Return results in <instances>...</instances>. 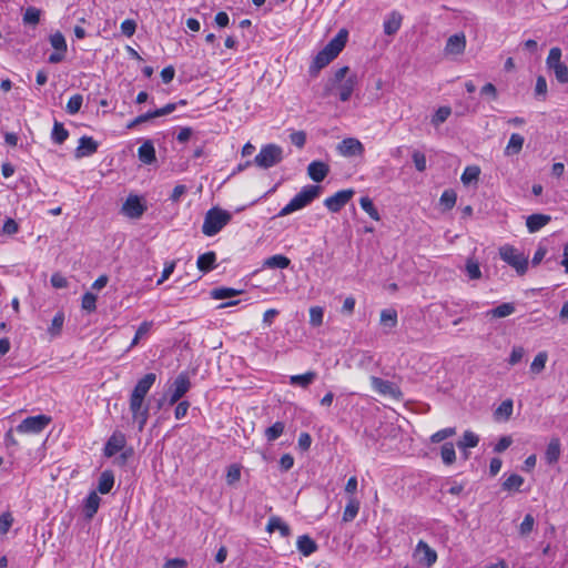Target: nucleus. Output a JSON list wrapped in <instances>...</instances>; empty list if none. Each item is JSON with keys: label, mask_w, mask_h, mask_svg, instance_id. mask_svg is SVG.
I'll return each mask as SVG.
<instances>
[{"label": "nucleus", "mask_w": 568, "mask_h": 568, "mask_svg": "<svg viewBox=\"0 0 568 568\" xmlns=\"http://www.w3.org/2000/svg\"><path fill=\"white\" fill-rule=\"evenodd\" d=\"M347 31L342 29L338 33L315 55L310 68L311 73H317L329 64L344 49L347 41Z\"/></svg>", "instance_id": "f257e3e1"}, {"label": "nucleus", "mask_w": 568, "mask_h": 568, "mask_svg": "<svg viewBox=\"0 0 568 568\" xmlns=\"http://www.w3.org/2000/svg\"><path fill=\"white\" fill-rule=\"evenodd\" d=\"M322 187L320 185H306L300 193H297L277 214L283 217L292 214L295 211L302 210L311 204L321 194Z\"/></svg>", "instance_id": "f03ea898"}, {"label": "nucleus", "mask_w": 568, "mask_h": 568, "mask_svg": "<svg viewBox=\"0 0 568 568\" xmlns=\"http://www.w3.org/2000/svg\"><path fill=\"white\" fill-rule=\"evenodd\" d=\"M232 220V214L220 207L210 209L204 216L202 232L206 236L216 235Z\"/></svg>", "instance_id": "7ed1b4c3"}, {"label": "nucleus", "mask_w": 568, "mask_h": 568, "mask_svg": "<svg viewBox=\"0 0 568 568\" xmlns=\"http://www.w3.org/2000/svg\"><path fill=\"white\" fill-rule=\"evenodd\" d=\"M283 160V149L277 144H266L262 146L255 155L253 164L261 169H270Z\"/></svg>", "instance_id": "20e7f679"}, {"label": "nucleus", "mask_w": 568, "mask_h": 568, "mask_svg": "<svg viewBox=\"0 0 568 568\" xmlns=\"http://www.w3.org/2000/svg\"><path fill=\"white\" fill-rule=\"evenodd\" d=\"M500 258L508 265L513 266L518 274H525L528 266L527 258L518 253L511 245H504L499 248Z\"/></svg>", "instance_id": "39448f33"}, {"label": "nucleus", "mask_w": 568, "mask_h": 568, "mask_svg": "<svg viewBox=\"0 0 568 568\" xmlns=\"http://www.w3.org/2000/svg\"><path fill=\"white\" fill-rule=\"evenodd\" d=\"M51 423V417L37 415L24 418L16 428L20 434H40Z\"/></svg>", "instance_id": "423d86ee"}, {"label": "nucleus", "mask_w": 568, "mask_h": 568, "mask_svg": "<svg viewBox=\"0 0 568 568\" xmlns=\"http://www.w3.org/2000/svg\"><path fill=\"white\" fill-rule=\"evenodd\" d=\"M191 382L185 373L179 374L170 386L169 405L176 404L190 389Z\"/></svg>", "instance_id": "0eeeda50"}, {"label": "nucleus", "mask_w": 568, "mask_h": 568, "mask_svg": "<svg viewBox=\"0 0 568 568\" xmlns=\"http://www.w3.org/2000/svg\"><path fill=\"white\" fill-rule=\"evenodd\" d=\"M142 397L130 396V410L132 413L133 420L139 424V430H143L149 418V407L144 405Z\"/></svg>", "instance_id": "6e6552de"}, {"label": "nucleus", "mask_w": 568, "mask_h": 568, "mask_svg": "<svg viewBox=\"0 0 568 568\" xmlns=\"http://www.w3.org/2000/svg\"><path fill=\"white\" fill-rule=\"evenodd\" d=\"M354 194L355 191L353 189L341 190L334 195L326 197L324 200V205L328 211L337 213L351 201Z\"/></svg>", "instance_id": "1a4fd4ad"}, {"label": "nucleus", "mask_w": 568, "mask_h": 568, "mask_svg": "<svg viewBox=\"0 0 568 568\" xmlns=\"http://www.w3.org/2000/svg\"><path fill=\"white\" fill-rule=\"evenodd\" d=\"M369 382L373 390L379 395L389 396L396 399L402 395L400 389L393 382L383 379L377 376H371Z\"/></svg>", "instance_id": "9d476101"}, {"label": "nucleus", "mask_w": 568, "mask_h": 568, "mask_svg": "<svg viewBox=\"0 0 568 568\" xmlns=\"http://www.w3.org/2000/svg\"><path fill=\"white\" fill-rule=\"evenodd\" d=\"M467 44L466 36L464 32H458L450 36L444 48V54L446 57L456 58L465 52Z\"/></svg>", "instance_id": "9b49d317"}, {"label": "nucleus", "mask_w": 568, "mask_h": 568, "mask_svg": "<svg viewBox=\"0 0 568 568\" xmlns=\"http://www.w3.org/2000/svg\"><path fill=\"white\" fill-rule=\"evenodd\" d=\"M414 558L420 565L429 568L436 562L437 554L427 542L419 540L414 550Z\"/></svg>", "instance_id": "f8f14e48"}, {"label": "nucleus", "mask_w": 568, "mask_h": 568, "mask_svg": "<svg viewBox=\"0 0 568 568\" xmlns=\"http://www.w3.org/2000/svg\"><path fill=\"white\" fill-rule=\"evenodd\" d=\"M336 149L337 152L345 158L361 156L365 150L363 143L355 138H346L342 140L337 144Z\"/></svg>", "instance_id": "ddd939ff"}, {"label": "nucleus", "mask_w": 568, "mask_h": 568, "mask_svg": "<svg viewBox=\"0 0 568 568\" xmlns=\"http://www.w3.org/2000/svg\"><path fill=\"white\" fill-rule=\"evenodd\" d=\"M146 210L138 195H129L122 205V212L130 219H139Z\"/></svg>", "instance_id": "4468645a"}, {"label": "nucleus", "mask_w": 568, "mask_h": 568, "mask_svg": "<svg viewBox=\"0 0 568 568\" xmlns=\"http://www.w3.org/2000/svg\"><path fill=\"white\" fill-rule=\"evenodd\" d=\"M126 444L125 435L119 430H115L104 445V456L113 457L116 453L121 452Z\"/></svg>", "instance_id": "2eb2a0df"}, {"label": "nucleus", "mask_w": 568, "mask_h": 568, "mask_svg": "<svg viewBox=\"0 0 568 568\" xmlns=\"http://www.w3.org/2000/svg\"><path fill=\"white\" fill-rule=\"evenodd\" d=\"M98 146L99 144L95 140H93V138L87 135L81 136L74 155L77 159L90 156L97 152Z\"/></svg>", "instance_id": "dca6fc26"}, {"label": "nucleus", "mask_w": 568, "mask_h": 568, "mask_svg": "<svg viewBox=\"0 0 568 568\" xmlns=\"http://www.w3.org/2000/svg\"><path fill=\"white\" fill-rule=\"evenodd\" d=\"M155 381L156 375L154 373L145 374L141 379L138 381L131 395L145 398L146 394L149 393Z\"/></svg>", "instance_id": "f3484780"}, {"label": "nucleus", "mask_w": 568, "mask_h": 568, "mask_svg": "<svg viewBox=\"0 0 568 568\" xmlns=\"http://www.w3.org/2000/svg\"><path fill=\"white\" fill-rule=\"evenodd\" d=\"M329 166L322 161H313L307 166V174L314 182H322L328 174Z\"/></svg>", "instance_id": "a211bd4d"}, {"label": "nucleus", "mask_w": 568, "mask_h": 568, "mask_svg": "<svg viewBox=\"0 0 568 568\" xmlns=\"http://www.w3.org/2000/svg\"><path fill=\"white\" fill-rule=\"evenodd\" d=\"M551 221V216L547 214H531L526 220V226L529 233H536Z\"/></svg>", "instance_id": "6ab92c4d"}, {"label": "nucleus", "mask_w": 568, "mask_h": 568, "mask_svg": "<svg viewBox=\"0 0 568 568\" xmlns=\"http://www.w3.org/2000/svg\"><path fill=\"white\" fill-rule=\"evenodd\" d=\"M516 311L514 303H503L485 313V317L489 320L504 318L510 316Z\"/></svg>", "instance_id": "aec40b11"}, {"label": "nucleus", "mask_w": 568, "mask_h": 568, "mask_svg": "<svg viewBox=\"0 0 568 568\" xmlns=\"http://www.w3.org/2000/svg\"><path fill=\"white\" fill-rule=\"evenodd\" d=\"M403 16L397 12H390L384 20V33L387 36H394L400 28Z\"/></svg>", "instance_id": "412c9836"}, {"label": "nucleus", "mask_w": 568, "mask_h": 568, "mask_svg": "<svg viewBox=\"0 0 568 568\" xmlns=\"http://www.w3.org/2000/svg\"><path fill=\"white\" fill-rule=\"evenodd\" d=\"M139 160L144 164H152L156 161L155 149L151 140L144 141L138 149Z\"/></svg>", "instance_id": "4be33fe9"}, {"label": "nucleus", "mask_w": 568, "mask_h": 568, "mask_svg": "<svg viewBox=\"0 0 568 568\" xmlns=\"http://www.w3.org/2000/svg\"><path fill=\"white\" fill-rule=\"evenodd\" d=\"M216 254L213 251L201 254L197 257L196 265L202 273H207L216 267Z\"/></svg>", "instance_id": "5701e85b"}, {"label": "nucleus", "mask_w": 568, "mask_h": 568, "mask_svg": "<svg viewBox=\"0 0 568 568\" xmlns=\"http://www.w3.org/2000/svg\"><path fill=\"white\" fill-rule=\"evenodd\" d=\"M381 325L384 327L385 333H388L397 325L398 315L394 308H384L381 312Z\"/></svg>", "instance_id": "b1692460"}, {"label": "nucleus", "mask_w": 568, "mask_h": 568, "mask_svg": "<svg viewBox=\"0 0 568 568\" xmlns=\"http://www.w3.org/2000/svg\"><path fill=\"white\" fill-rule=\"evenodd\" d=\"M356 81V75H351L339 83L337 90L341 101L346 102L351 99Z\"/></svg>", "instance_id": "393cba45"}, {"label": "nucleus", "mask_w": 568, "mask_h": 568, "mask_svg": "<svg viewBox=\"0 0 568 568\" xmlns=\"http://www.w3.org/2000/svg\"><path fill=\"white\" fill-rule=\"evenodd\" d=\"M298 551L308 557L317 550V544L307 535L300 536L296 542Z\"/></svg>", "instance_id": "a878e982"}, {"label": "nucleus", "mask_w": 568, "mask_h": 568, "mask_svg": "<svg viewBox=\"0 0 568 568\" xmlns=\"http://www.w3.org/2000/svg\"><path fill=\"white\" fill-rule=\"evenodd\" d=\"M101 498L97 494V491H91L84 503V515L87 518L91 519L98 511L100 506Z\"/></svg>", "instance_id": "bb28decb"}, {"label": "nucleus", "mask_w": 568, "mask_h": 568, "mask_svg": "<svg viewBox=\"0 0 568 568\" xmlns=\"http://www.w3.org/2000/svg\"><path fill=\"white\" fill-rule=\"evenodd\" d=\"M114 485V474L112 470H104L99 477L98 491L109 494Z\"/></svg>", "instance_id": "cd10ccee"}, {"label": "nucleus", "mask_w": 568, "mask_h": 568, "mask_svg": "<svg viewBox=\"0 0 568 568\" xmlns=\"http://www.w3.org/2000/svg\"><path fill=\"white\" fill-rule=\"evenodd\" d=\"M317 377V374L313 371L306 372L301 375H292L290 377V384L294 386H300L302 388H307Z\"/></svg>", "instance_id": "c85d7f7f"}, {"label": "nucleus", "mask_w": 568, "mask_h": 568, "mask_svg": "<svg viewBox=\"0 0 568 568\" xmlns=\"http://www.w3.org/2000/svg\"><path fill=\"white\" fill-rule=\"evenodd\" d=\"M266 530L273 532L278 530L282 537H287L291 534L290 526L285 524L280 517L272 516L266 525Z\"/></svg>", "instance_id": "c756f323"}, {"label": "nucleus", "mask_w": 568, "mask_h": 568, "mask_svg": "<svg viewBox=\"0 0 568 568\" xmlns=\"http://www.w3.org/2000/svg\"><path fill=\"white\" fill-rule=\"evenodd\" d=\"M559 457H560V442L558 438H552V439H550V442L547 446L546 453H545L546 462L549 465H552L558 462Z\"/></svg>", "instance_id": "7c9ffc66"}, {"label": "nucleus", "mask_w": 568, "mask_h": 568, "mask_svg": "<svg viewBox=\"0 0 568 568\" xmlns=\"http://www.w3.org/2000/svg\"><path fill=\"white\" fill-rule=\"evenodd\" d=\"M359 510V500L355 497H349L343 513V521L348 523L355 519Z\"/></svg>", "instance_id": "2f4dec72"}, {"label": "nucleus", "mask_w": 568, "mask_h": 568, "mask_svg": "<svg viewBox=\"0 0 568 568\" xmlns=\"http://www.w3.org/2000/svg\"><path fill=\"white\" fill-rule=\"evenodd\" d=\"M290 264V258L281 254L273 255L264 262V266L270 268H286Z\"/></svg>", "instance_id": "473e14b6"}, {"label": "nucleus", "mask_w": 568, "mask_h": 568, "mask_svg": "<svg viewBox=\"0 0 568 568\" xmlns=\"http://www.w3.org/2000/svg\"><path fill=\"white\" fill-rule=\"evenodd\" d=\"M69 136L68 130L61 122L54 121L51 139L57 144H62Z\"/></svg>", "instance_id": "72a5a7b5"}, {"label": "nucleus", "mask_w": 568, "mask_h": 568, "mask_svg": "<svg viewBox=\"0 0 568 568\" xmlns=\"http://www.w3.org/2000/svg\"><path fill=\"white\" fill-rule=\"evenodd\" d=\"M41 10L36 7H28L23 13L22 21L24 24L37 26L40 22Z\"/></svg>", "instance_id": "f704fd0d"}, {"label": "nucleus", "mask_w": 568, "mask_h": 568, "mask_svg": "<svg viewBox=\"0 0 568 568\" xmlns=\"http://www.w3.org/2000/svg\"><path fill=\"white\" fill-rule=\"evenodd\" d=\"M524 481L520 475L513 474L503 483L501 487L506 491H518Z\"/></svg>", "instance_id": "c9c22d12"}, {"label": "nucleus", "mask_w": 568, "mask_h": 568, "mask_svg": "<svg viewBox=\"0 0 568 568\" xmlns=\"http://www.w3.org/2000/svg\"><path fill=\"white\" fill-rule=\"evenodd\" d=\"M440 457L445 465H452L456 460V453L453 443L448 442L442 446Z\"/></svg>", "instance_id": "e433bc0d"}, {"label": "nucleus", "mask_w": 568, "mask_h": 568, "mask_svg": "<svg viewBox=\"0 0 568 568\" xmlns=\"http://www.w3.org/2000/svg\"><path fill=\"white\" fill-rule=\"evenodd\" d=\"M478 442L479 437L475 433L466 430L460 440L458 442L457 446L462 449L473 448L478 445Z\"/></svg>", "instance_id": "4c0bfd02"}, {"label": "nucleus", "mask_w": 568, "mask_h": 568, "mask_svg": "<svg viewBox=\"0 0 568 568\" xmlns=\"http://www.w3.org/2000/svg\"><path fill=\"white\" fill-rule=\"evenodd\" d=\"M524 138L518 134V133H513L510 135V139L508 141V144H507V148H506V152L508 154H517L520 152V150L523 149V144H524Z\"/></svg>", "instance_id": "58836bf2"}, {"label": "nucleus", "mask_w": 568, "mask_h": 568, "mask_svg": "<svg viewBox=\"0 0 568 568\" xmlns=\"http://www.w3.org/2000/svg\"><path fill=\"white\" fill-rule=\"evenodd\" d=\"M359 205L373 220H381L377 209L375 207L373 201L368 196H362L359 199Z\"/></svg>", "instance_id": "ea45409f"}, {"label": "nucleus", "mask_w": 568, "mask_h": 568, "mask_svg": "<svg viewBox=\"0 0 568 568\" xmlns=\"http://www.w3.org/2000/svg\"><path fill=\"white\" fill-rule=\"evenodd\" d=\"M548 359V354L546 352H539L532 363L530 364V372L532 374H539L545 369L546 363Z\"/></svg>", "instance_id": "a19ab883"}, {"label": "nucleus", "mask_w": 568, "mask_h": 568, "mask_svg": "<svg viewBox=\"0 0 568 568\" xmlns=\"http://www.w3.org/2000/svg\"><path fill=\"white\" fill-rule=\"evenodd\" d=\"M285 425L283 422H276L265 429V437L268 442H274L282 436Z\"/></svg>", "instance_id": "79ce46f5"}, {"label": "nucleus", "mask_w": 568, "mask_h": 568, "mask_svg": "<svg viewBox=\"0 0 568 568\" xmlns=\"http://www.w3.org/2000/svg\"><path fill=\"white\" fill-rule=\"evenodd\" d=\"M152 326H153L152 322L145 321V322L141 323V325L138 327V329L135 332V335H134V337H133V339H132V342L130 344V348H132L135 345H138L140 339L149 334V332L151 331Z\"/></svg>", "instance_id": "37998d69"}, {"label": "nucleus", "mask_w": 568, "mask_h": 568, "mask_svg": "<svg viewBox=\"0 0 568 568\" xmlns=\"http://www.w3.org/2000/svg\"><path fill=\"white\" fill-rule=\"evenodd\" d=\"M465 271L470 280H479L481 277L479 263L474 258L466 261Z\"/></svg>", "instance_id": "c03bdc74"}, {"label": "nucleus", "mask_w": 568, "mask_h": 568, "mask_svg": "<svg viewBox=\"0 0 568 568\" xmlns=\"http://www.w3.org/2000/svg\"><path fill=\"white\" fill-rule=\"evenodd\" d=\"M83 103V97L81 94H74L72 95L65 106L67 113L73 115L78 113L82 106Z\"/></svg>", "instance_id": "a18cd8bd"}, {"label": "nucleus", "mask_w": 568, "mask_h": 568, "mask_svg": "<svg viewBox=\"0 0 568 568\" xmlns=\"http://www.w3.org/2000/svg\"><path fill=\"white\" fill-rule=\"evenodd\" d=\"M64 323V314L62 312H58L52 318L51 326L48 332L51 336H57L61 333L62 326Z\"/></svg>", "instance_id": "49530a36"}, {"label": "nucleus", "mask_w": 568, "mask_h": 568, "mask_svg": "<svg viewBox=\"0 0 568 568\" xmlns=\"http://www.w3.org/2000/svg\"><path fill=\"white\" fill-rule=\"evenodd\" d=\"M452 114V109L449 106H440L432 118V124L435 126H439L444 123L448 116Z\"/></svg>", "instance_id": "de8ad7c7"}, {"label": "nucleus", "mask_w": 568, "mask_h": 568, "mask_svg": "<svg viewBox=\"0 0 568 568\" xmlns=\"http://www.w3.org/2000/svg\"><path fill=\"white\" fill-rule=\"evenodd\" d=\"M479 174H480V170L478 166H475V165L467 166L464 170L460 179L464 184H469L474 181H477L479 178Z\"/></svg>", "instance_id": "09e8293b"}, {"label": "nucleus", "mask_w": 568, "mask_h": 568, "mask_svg": "<svg viewBox=\"0 0 568 568\" xmlns=\"http://www.w3.org/2000/svg\"><path fill=\"white\" fill-rule=\"evenodd\" d=\"M324 310L321 306H312L310 308V324L314 327L323 324Z\"/></svg>", "instance_id": "8fccbe9b"}, {"label": "nucleus", "mask_w": 568, "mask_h": 568, "mask_svg": "<svg viewBox=\"0 0 568 568\" xmlns=\"http://www.w3.org/2000/svg\"><path fill=\"white\" fill-rule=\"evenodd\" d=\"M239 294H240V291H236L234 288H229V287L214 288L211 292L212 297L215 300H225V298L236 296Z\"/></svg>", "instance_id": "3c124183"}, {"label": "nucleus", "mask_w": 568, "mask_h": 568, "mask_svg": "<svg viewBox=\"0 0 568 568\" xmlns=\"http://www.w3.org/2000/svg\"><path fill=\"white\" fill-rule=\"evenodd\" d=\"M50 43L55 51L67 52V42L64 36L60 31L50 36Z\"/></svg>", "instance_id": "603ef678"}, {"label": "nucleus", "mask_w": 568, "mask_h": 568, "mask_svg": "<svg viewBox=\"0 0 568 568\" xmlns=\"http://www.w3.org/2000/svg\"><path fill=\"white\" fill-rule=\"evenodd\" d=\"M457 195L453 190H445L439 199L445 209L450 210L456 204Z\"/></svg>", "instance_id": "864d4df0"}, {"label": "nucleus", "mask_w": 568, "mask_h": 568, "mask_svg": "<svg viewBox=\"0 0 568 568\" xmlns=\"http://www.w3.org/2000/svg\"><path fill=\"white\" fill-rule=\"evenodd\" d=\"M455 434H456L455 427L443 428V429L436 432L435 434H433L430 437V440H432V443H440V442L445 440L446 438L454 436Z\"/></svg>", "instance_id": "5fc2aeb1"}, {"label": "nucleus", "mask_w": 568, "mask_h": 568, "mask_svg": "<svg viewBox=\"0 0 568 568\" xmlns=\"http://www.w3.org/2000/svg\"><path fill=\"white\" fill-rule=\"evenodd\" d=\"M551 70L554 71L555 77L559 83H568V68L565 63L561 62L560 64H556V67H554Z\"/></svg>", "instance_id": "6e6d98bb"}, {"label": "nucleus", "mask_w": 568, "mask_h": 568, "mask_svg": "<svg viewBox=\"0 0 568 568\" xmlns=\"http://www.w3.org/2000/svg\"><path fill=\"white\" fill-rule=\"evenodd\" d=\"M81 306L87 312H93L97 308V296L93 293L87 292L82 296Z\"/></svg>", "instance_id": "4d7b16f0"}, {"label": "nucleus", "mask_w": 568, "mask_h": 568, "mask_svg": "<svg viewBox=\"0 0 568 568\" xmlns=\"http://www.w3.org/2000/svg\"><path fill=\"white\" fill-rule=\"evenodd\" d=\"M561 50L559 48H551L549 54L547 57L546 63L549 69L556 67V64H560L561 61Z\"/></svg>", "instance_id": "13d9d810"}, {"label": "nucleus", "mask_w": 568, "mask_h": 568, "mask_svg": "<svg viewBox=\"0 0 568 568\" xmlns=\"http://www.w3.org/2000/svg\"><path fill=\"white\" fill-rule=\"evenodd\" d=\"M513 414V402L510 399L504 400L495 410L496 416H504L508 419Z\"/></svg>", "instance_id": "bf43d9fd"}, {"label": "nucleus", "mask_w": 568, "mask_h": 568, "mask_svg": "<svg viewBox=\"0 0 568 568\" xmlns=\"http://www.w3.org/2000/svg\"><path fill=\"white\" fill-rule=\"evenodd\" d=\"M241 478V467L239 465H231L227 469L226 481L229 485H233Z\"/></svg>", "instance_id": "052dcab7"}, {"label": "nucleus", "mask_w": 568, "mask_h": 568, "mask_svg": "<svg viewBox=\"0 0 568 568\" xmlns=\"http://www.w3.org/2000/svg\"><path fill=\"white\" fill-rule=\"evenodd\" d=\"M524 356H525L524 347L523 346H514L511 349L508 363L514 366V365L518 364L524 358Z\"/></svg>", "instance_id": "680f3d73"}, {"label": "nucleus", "mask_w": 568, "mask_h": 568, "mask_svg": "<svg viewBox=\"0 0 568 568\" xmlns=\"http://www.w3.org/2000/svg\"><path fill=\"white\" fill-rule=\"evenodd\" d=\"M413 162L417 171L424 172L426 170V156L424 153L419 151H414L413 155Z\"/></svg>", "instance_id": "e2e57ef3"}, {"label": "nucleus", "mask_w": 568, "mask_h": 568, "mask_svg": "<svg viewBox=\"0 0 568 568\" xmlns=\"http://www.w3.org/2000/svg\"><path fill=\"white\" fill-rule=\"evenodd\" d=\"M535 519L530 514H527L520 524L519 531L521 535L526 536L531 532L534 528Z\"/></svg>", "instance_id": "0e129e2a"}, {"label": "nucleus", "mask_w": 568, "mask_h": 568, "mask_svg": "<svg viewBox=\"0 0 568 568\" xmlns=\"http://www.w3.org/2000/svg\"><path fill=\"white\" fill-rule=\"evenodd\" d=\"M13 523V518L10 513H3L0 516V534L4 535L9 531L11 525Z\"/></svg>", "instance_id": "69168bd1"}, {"label": "nucleus", "mask_w": 568, "mask_h": 568, "mask_svg": "<svg viewBox=\"0 0 568 568\" xmlns=\"http://www.w3.org/2000/svg\"><path fill=\"white\" fill-rule=\"evenodd\" d=\"M136 30V23L134 20L126 19L121 23V31L128 38L132 37Z\"/></svg>", "instance_id": "338daca9"}, {"label": "nucleus", "mask_w": 568, "mask_h": 568, "mask_svg": "<svg viewBox=\"0 0 568 568\" xmlns=\"http://www.w3.org/2000/svg\"><path fill=\"white\" fill-rule=\"evenodd\" d=\"M18 231H19L18 223L13 219L8 217L3 223L2 232L8 235H13V234L18 233Z\"/></svg>", "instance_id": "774afa93"}]
</instances>
